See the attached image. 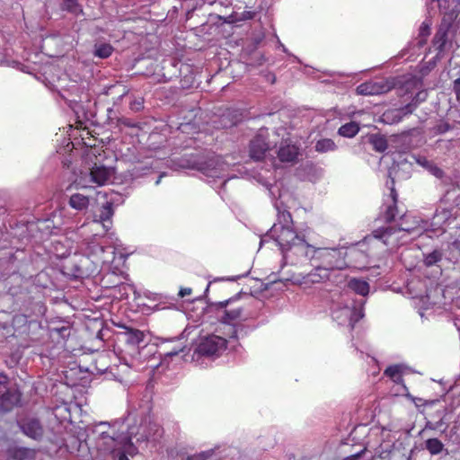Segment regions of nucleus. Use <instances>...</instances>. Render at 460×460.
Listing matches in <instances>:
<instances>
[{
  "label": "nucleus",
  "instance_id": "nucleus-1",
  "mask_svg": "<svg viewBox=\"0 0 460 460\" xmlns=\"http://www.w3.org/2000/svg\"><path fill=\"white\" fill-rule=\"evenodd\" d=\"M278 219L269 231V235L277 242L282 254L283 265H298L309 260L332 274L349 265L347 252L343 248L315 247L306 242L305 235L293 227L290 212L278 207Z\"/></svg>",
  "mask_w": 460,
  "mask_h": 460
},
{
  "label": "nucleus",
  "instance_id": "nucleus-2",
  "mask_svg": "<svg viewBox=\"0 0 460 460\" xmlns=\"http://www.w3.org/2000/svg\"><path fill=\"white\" fill-rule=\"evenodd\" d=\"M137 435L135 428H129L127 432L119 431L116 425L100 422L92 429V436L96 450L102 454H111L117 448L129 447L136 451L132 438Z\"/></svg>",
  "mask_w": 460,
  "mask_h": 460
},
{
  "label": "nucleus",
  "instance_id": "nucleus-3",
  "mask_svg": "<svg viewBox=\"0 0 460 460\" xmlns=\"http://www.w3.org/2000/svg\"><path fill=\"white\" fill-rule=\"evenodd\" d=\"M179 166L197 170L208 176H216L217 171L222 170L223 163L221 157L215 153L205 151L182 156L179 161Z\"/></svg>",
  "mask_w": 460,
  "mask_h": 460
},
{
  "label": "nucleus",
  "instance_id": "nucleus-4",
  "mask_svg": "<svg viewBox=\"0 0 460 460\" xmlns=\"http://www.w3.org/2000/svg\"><path fill=\"white\" fill-rule=\"evenodd\" d=\"M226 348V340L217 335L201 337L195 348V353L200 356H217Z\"/></svg>",
  "mask_w": 460,
  "mask_h": 460
},
{
  "label": "nucleus",
  "instance_id": "nucleus-5",
  "mask_svg": "<svg viewBox=\"0 0 460 460\" xmlns=\"http://www.w3.org/2000/svg\"><path fill=\"white\" fill-rule=\"evenodd\" d=\"M269 132L267 128H260L256 136L250 142V156L253 160L260 161L265 157L270 149V144L267 141Z\"/></svg>",
  "mask_w": 460,
  "mask_h": 460
},
{
  "label": "nucleus",
  "instance_id": "nucleus-6",
  "mask_svg": "<svg viewBox=\"0 0 460 460\" xmlns=\"http://www.w3.org/2000/svg\"><path fill=\"white\" fill-rule=\"evenodd\" d=\"M393 89V84L386 79L370 80L357 86L358 95H379Z\"/></svg>",
  "mask_w": 460,
  "mask_h": 460
},
{
  "label": "nucleus",
  "instance_id": "nucleus-7",
  "mask_svg": "<svg viewBox=\"0 0 460 460\" xmlns=\"http://www.w3.org/2000/svg\"><path fill=\"white\" fill-rule=\"evenodd\" d=\"M18 426L22 432L28 438L40 441L45 433L41 421L37 418H25L18 422Z\"/></svg>",
  "mask_w": 460,
  "mask_h": 460
},
{
  "label": "nucleus",
  "instance_id": "nucleus-8",
  "mask_svg": "<svg viewBox=\"0 0 460 460\" xmlns=\"http://www.w3.org/2000/svg\"><path fill=\"white\" fill-rule=\"evenodd\" d=\"M114 215V204L112 201L103 202L99 210L93 216L94 223H102L105 231H108L112 225L111 218Z\"/></svg>",
  "mask_w": 460,
  "mask_h": 460
},
{
  "label": "nucleus",
  "instance_id": "nucleus-9",
  "mask_svg": "<svg viewBox=\"0 0 460 460\" xmlns=\"http://www.w3.org/2000/svg\"><path fill=\"white\" fill-rule=\"evenodd\" d=\"M299 155V147L291 142L282 141L278 151V157L282 163H296Z\"/></svg>",
  "mask_w": 460,
  "mask_h": 460
},
{
  "label": "nucleus",
  "instance_id": "nucleus-10",
  "mask_svg": "<svg viewBox=\"0 0 460 460\" xmlns=\"http://www.w3.org/2000/svg\"><path fill=\"white\" fill-rule=\"evenodd\" d=\"M314 268L309 273L304 275L301 279H296L295 281H299L301 284H316L322 283L331 279V273L326 271L323 268H321L316 263L313 262Z\"/></svg>",
  "mask_w": 460,
  "mask_h": 460
},
{
  "label": "nucleus",
  "instance_id": "nucleus-11",
  "mask_svg": "<svg viewBox=\"0 0 460 460\" xmlns=\"http://www.w3.org/2000/svg\"><path fill=\"white\" fill-rule=\"evenodd\" d=\"M399 231H404L407 233H411L412 231L411 227H406L402 225L401 226H380L372 231V235L374 238L381 240L385 245L390 243L389 238Z\"/></svg>",
  "mask_w": 460,
  "mask_h": 460
},
{
  "label": "nucleus",
  "instance_id": "nucleus-12",
  "mask_svg": "<svg viewBox=\"0 0 460 460\" xmlns=\"http://www.w3.org/2000/svg\"><path fill=\"white\" fill-rule=\"evenodd\" d=\"M113 173L112 167L95 164L90 172L91 181L98 185H104L111 180Z\"/></svg>",
  "mask_w": 460,
  "mask_h": 460
},
{
  "label": "nucleus",
  "instance_id": "nucleus-13",
  "mask_svg": "<svg viewBox=\"0 0 460 460\" xmlns=\"http://www.w3.org/2000/svg\"><path fill=\"white\" fill-rule=\"evenodd\" d=\"M362 141L371 145L373 150L377 153H384L388 148V140L386 137L380 133L367 134L362 137Z\"/></svg>",
  "mask_w": 460,
  "mask_h": 460
},
{
  "label": "nucleus",
  "instance_id": "nucleus-14",
  "mask_svg": "<svg viewBox=\"0 0 460 460\" xmlns=\"http://www.w3.org/2000/svg\"><path fill=\"white\" fill-rule=\"evenodd\" d=\"M164 435V429L156 422L149 421L148 425L144 428V433L137 438V442H144L147 440L158 441Z\"/></svg>",
  "mask_w": 460,
  "mask_h": 460
},
{
  "label": "nucleus",
  "instance_id": "nucleus-15",
  "mask_svg": "<svg viewBox=\"0 0 460 460\" xmlns=\"http://www.w3.org/2000/svg\"><path fill=\"white\" fill-rule=\"evenodd\" d=\"M416 109L415 103H412L411 102L408 103L407 105L398 109L394 110L393 111L385 113L384 116L385 119H389L391 118V121L394 122H399L403 116H406L408 114H411L413 111Z\"/></svg>",
  "mask_w": 460,
  "mask_h": 460
},
{
  "label": "nucleus",
  "instance_id": "nucleus-16",
  "mask_svg": "<svg viewBox=\"0 0 460 460\" xmlns=\"http://www.w3.org/2000/svg\"><path fill=\"white\" fill-rule=\"evenodd\" d=\"M124 329L125 332L122 334L127 343L136 346L144 341L145 333L142 331L127 326H124Z\"/></svg>",
  "mask_w": 460,
  "mask_h": 460
},
{
  "label": "nucleus",
  "instance_id": "nucleus-17",
  "mask_svg": "<svg viewBox=\"0 0 460 460\" xmlns=\"http://www.w3.org/2000/svg\"><path fill=\"white\" fill-rule=\"evenodd\" d=\"M452 217L451 210L447 208L437 209L433 217L431 225L434 227L441 228Z\"/></svg>",
  "mask_w": 460,
  "mask_h": 460
},
{
  "label": "nucleus",
  "instance_id": "nucleus-18",
  "mask_svg": "<svg viewBox=\"0 0 460 460\" xmlns=\"http://www.w3.org/2000/svg\"><path fill=\"white\" fill-rule=\"evenodd\" d=\"M89 202L90 200L88 196L81 193H75L70 197L68 203L74 209L84 210L88 208Z\"/></svg>",
  "mask_w": 460,
  "mask_h": 460
},
{
  "label": "nucleus",
  "instance_id": "nucleus-19",
  "mask_svg": "<svg viewBox=\"0 0 460 460\" xmlns=\"http://www.w3.org/2000/svg\"><path fill=\"white\" fill-rule=\"evenodd\" d=\"M348 287L355 293L363 296L369 293V284L367 281L359 279H351L348 283Z\"/></svg>",
  "mask_w": 460,
  "mask_h": 460
},
{
  "label": "nucleus",
  "instance_id": "nucleus-20",
  "mask_svg": "<svg viewBox=\"0 0 460 460\" xmlns=\"http://www.w3.org/2000/svg\"><path fill=\"white\" fill-rule=\"evenodd\" d=\"M404 368L402 365L389 366L385 370L384 375L390 377L394 383L402 384L403 382L402 375L403 374Z\"/></svg>",
  "mask_w": 460,
  "mask_h": 460
},
{
  "label": "nucleus",
  "instance_id": "nucleus-21",
  "mask_svg": "<svg viewBox=\"0 0 460 460\" xmlns=\"http://www.w3.org/2000/svg\"><path fill=\"white\" fill-rule=\"evenodd\" d=\"M240 121V114L236 111H226L220 117V126L225 128H232Z\"/></svg>",
  "mask_w": 460,
  "mask_h": 460
},
{
  "label": "nucleus",
  "instance_id": "nucleus-22",
  "mask_svg": "<svg viewBox=\"0 0 460 460\" xmlns=\"http://www.w3.org/2000/svg\"><path fill=\"white\" fill-rule=\"evenodd\" d=\"M341 314L349 318V323L352 327L354 326V323L358 322L364 316L362 309H357L355 307L351 308L349 306L342 308L341 310Z\"/></svg>",
  "mask_w": 460,
  "mask_h": 460
},
{
  "label": "nucleus",
  "instance_id": "nucleus-23",
  "mask_svg": "<svg viewBox=\"0 0 460 460\" xmlns=\"http://www.w3.org/2000/svg\"><path fill=\"white\" fill-rule=\"evenodd\" d=\"M243 319V308L237 307L231 310H225L221 316V322L224 323H231L234 321Z\"/></svg>",
  "mask_w": 460,
  "mask_h": 460
},
{
  "label": "nucleus",
  "instance_id": "nucleus-24",
  "mask_svg": "<svg viewBox=\"0 0 460 460\" xmlns=\"http://www.w3.org/2000/svg\"><path fill=\"white\" fill-rule=\"evenodd\" d=\"M7 455L15 460H24L30 456L31 450L23 447H12L7 449Z\"/></svg>",
  "mask_w": 460,
  "mask_h": 460
},
{
  "label": "nucleus",
  "instance_id": "nucleus-25",
  "mask_svg": "<svg viewBox=\"0 0 460 460\" xmlns=\"http://www.w3.org/2000/svg\"><path fill=\"white\" fill-rule=\"evenodd\" d=\"M113 50V47L109 43H96L93 48V56L99 58H107Z\"/></svg>",
  "mask_w": 460,
  "mask_h": 460
},
{
  "label": "nucleus",
  "instance_id": "nucleus-26",
  "mask_svg": "<svg viewBox=\"0 0 460 460\" xmlns=\"http://www.w3.org/2000/svg\"><path fill=\"white\" fill-rule=\"evenodd\" d=\"M359 131V126L355 121L348 122L344 125H342L339 130V135L345 137H355L358 132Z\"/></svg>",
  "mask_w": 460,
  "mask_h": 460
},
{
  "label": "nucleus",
  "instance_id": "nucleus-27",
  "mask_svg": "<svg viewBox=\"0 0 460 460\" xmlns=\"http://www.w3.org/2000/svg\"><path fill=\"white\" fill-rule=\"evenodd\" d=\"M61 9L76 16L83 14V8L79 4L78 0H63Z\"/></svg>",
  "mask_w": 460,
  "mask_h": 460
},
{
  "label": "nucleus",
  "instance_id": "nucleus-28",
  "mask_svg": "<svg viewBox=\"0 0 460 460\" xmlns=\"http://www.w3.org/2000/svg\"><path fill=\"white\" fill-rule=\"evenodd\" d=\"M337 148V146L333 140L330 138H322L315 143L314 149L319 153H326L333 151Z\"/></svg>",
  "mask_w": 460,
  "mask_h": 460
},
{
  "label": "nucleus",
  "instance_id": "nucleus-29",
  "mask_svg": "<svg viewBox=\"0 0 460 460\" xmlns=\"http://www.w3.org/2000/svg\"><path fill=\"white\" fill-rule=\"evenodd\" d=\"M443 258V252L441 250H434L431 252L424 254V265L427 267H431L439 262Z\"/></svg>",
  "mask_w": 460,
  "mask_h": 460
},
{
  "label": "nucleus",
  "instance_id": "nucleus-30",
  "mask_svg": "<svg viewBox=\"0 0 460 460\" xmlns=\"http://www.w3.org/2000/svg\"><path fill=\"white\" fill-rule=\"evenodd\" d=\"M137 452V449L136 448V451H133L132 448L129 447H124V448H117L113 452H111L110 455L111 456L112 460H129L128 457V455L134 456Z\"/></svg>",
  "mask_w": 460,
  "mask_h": 460
},
{
  "label": "nucleus",
  "instance_id": "nucleus-31",
  "mask_svg": "<svg viewBox=\"0 0 460 460\" xmlns=\"http://www.w3.org/2000/svg\"><path fill=\"white\" fill-rule=\"evenodd\" d=\"M455 124H451L445 119H440L431 128V130L435 135H443L450 130H453L455 128Z\"/></svg>",
  "mask_w": 460,
  "mask_h": 460
},
{
  "label": "nucleus",
  "instance_id": "nucleus-32",
  "mask_svg": "<svg viewBox=\"0 0 460 460\" xmlns=\"http://www.w3.org/2000/svg\"><path fill=\"white\" fill-rule=\"evenodd\" d=\"M447 40V31L444 29H439L434 37V45L436 46L437 49L439 51H442L446 46Z\"/></svg>",
  "mask_w": 460,
  "mask_h": 460
},
{
  "label": "nucleus",
  "instance_id": "nucleus-33",
  "mask_svg": "<svg viewBox=\"0 0 460 460\" xmlns=\"http://www.w3.org/2000/svg\"><path fill=\"white\" fill-rule=\"evenodd\" d=\"M426 448L431 455H438L442 451L443 444L438 438H429L426 440Z\"/></svg>",
  "mask_w": 460,
  "mask_h": 460
},
{
  "label": "nucleus",
  "instance_id": "nucleus-34",
  "mask_svg": "<svg viewBox=\"0 0 460 460\" xmlns=\"http://www.w3.org/2000/svg\"><path fill=\"white\" fill-rule=\"evenodd\" d=\"M397 214V205L396 203H391L386 206L385 210L383 214V218L385 223H391L395 219V216Z\"/></svg>",
  "mask_w": 460,
  "mask_h": 460
},
{
  "label": "nucleus",
  "instance_id": "nucleus-35",
  "mask_svg": "<svg viewBox=\"0 0 460 460\" xmlns=\"http://www.w3.org/2000/svg\"><path fill=\"white\" fill-rule=\"evenodd\" d=\"M430 33V26L428 22H423L419 29V45L422 46L426 42L427 37Z\"/></svg>",
  "mask_w": 460,
  "mask_h": 460
},
{
  "label": "nucleus",
  "instance_id": "nucleus-36",
  "mask_svg": "<svg viewBox=\"0 0 460 460\" xmlns=\"http://www.w3.org/2000/svg\"><path fill=\"white\" fill-rule=\"evenodd\" d=\"M7 376L4 374L0 375V400H7Z\"/></svg>",
  "mask_w": 460,
  "mask_h": 460
},
{
  "label": "nucleus",
  "instance_id": "nucleus-37",
  "mask_svg": "<svg viewBox=\"0 0 460 460\" xmlns=\"http://www.w3.org/2000/svg\"><path fill=\"white\" fill-rule=\"evenodd\" d=\"M173 341L180 342V344L173 346L172 349L165 352V355L168 357H173L178 355L180 352H183L186 349L185 345H182V342H181V339L175 338Z\"/></svg>",
  "mask_w": 460,
  "mask_h": 460
},
{
  "label": "nucleus",
  "instance_id": "nucleus-38",
  "mask_svg": "<svg viewBox=\"0 0 460 460\" xmlns=\"http://www.w3.org/2000/svg\"><path fill=\"white\" fill-rule=\"evenodd\" d=\"M426 169L438 179H442L445 176L444 171L433 162Z\"/></svg>",
  "mask_w": 460,
  "mask_h": 460
},
{
  "label": "nucleus",
  "instance_id": "nucleus-39",
  "mask_svg": "<svg viewBox=\"0 0 460 460\" xmlns=\"http://www.w3.org/2000/svg\"><path fill=\"white\" fill-rule=\"evenodd\" d=\"M428 97V92L425 90L420 91L416 93V95L412 98L411 102L415 103V107L426 101Z\"/></svg>",
  "mask_w": 460,
  "mask_h": 460
},
{
  "label": "nucleus",
  "instance_id": "nucleus-40",
  "mask_svg": "<svg viewBox=\"0 0 460 460\" xmlns=\"http://www.w3.org/2000/svg\"><path fill=\"white\" fill-rule=\"evenodd\" d=\"M349 255L355 262L358 261H366V258H367V254L364 252L359 251V250H352L349 252ZM363 262L365 263L366 261H363Z\"/></svg>",
  "mask_w": 460,
  "mask_h": 460
},
{
  "label": "nucleus",
  "instance_id": "nucleus-41",
  "mask_svg": "<svg viewBox=\"0 0 460 460\" xmlns=\"http://www.w3.org/2000/svg\"><path fill=\"white\" fill-rule=\"evenodd\" d=\"M129 107L134 111H141L144 108V99L143 98H138V99L133 100L129 103Z\"/></svg>",
  "mask_w": 460,
  "mask_h": 460
},
{
  "label": "nucleus",
  "instance_id": "nucleus-42",
  "mask_svg": "<svg viewBox=\"0 0 460 460\" xmlns=\"http://www.w3.org/2000/svg\"><path fill=\"white\" fill-rule=\"evenodd\" d=\"M412 158L416 161L417 164H419L420 165H421L424 168H427L432 163L431 161H429L424 156L416 157L415 155H412Z\"/></svg>",
  "mask_w": 460,
  "mask_h": 460
},
{
  "label": "nucleus",
  "instance_id": "nucleus-43",
  "mask_svg": "<svg viewBox=\"0 0 460 460\" xmlns=\"http://www.w3.org/2000/svg\"><path fill=\"white\" fill-rule=\"evenodd\" d=\"M453 91L456 94V101L460 102V78L453 82Z\"/></svg>",
  "mask_w": 460,
  "mask_h": 460
},
{
  "label": "nucleus",
  "instance_id": "nucleus-44",
  "mask_svg": "<svg viewBox=\"0 0 460 460\" xmlns=\"http://www.w3.org/2000/svg\"><path fill=\"white\" fill-rule=\"evenodd\" d=\"M73 275L76 279H83L86 276L85 271L82 269L81 266L75 265V270L73 272Z\"/></svg>",
  "mask_w": 460,
  "mask_h": 460
},
{
  "label": "nucleus",
  "instance_id": "nucleus-45",
  "mask_svg": "<svg viewBox=\"0 0 460 460\" xmlns=\"http://www.w3.org/2000/svg\"><path fill=\"white\" fill-rule=\"evenodd\" d=\"M394 179H391V187H390V190H391V199H392V202L391 203H396L397 204V193H396V190L394 189Z\"/></svg>",
  "mask_w": 460,
  "mask_h": 460
},
{
  "label": "nucleus",
  "instance_id": "nucleus-46",
  "mask_svg": "<svg viewBox=\"0 0 460 460\" xmlns=\"http://www.w3.org/2000/svg\"><path fill=\"white\" fill-rule=\"evenodd\" d=\"M366 450L367 449L364 448L358 453H355L351 456L345 457L343 460H358L365 454Z\"/></svg>",
  "mask_w": 460,
  "mask_h": 460
},
{
  "label": "nucleus",
  "instance_id": "nucleus-47",
  "mask_svg": "<svg viewBox=\"0 0 460 460\" xmlns=\"http://www.w3.org/2000/svg\"><path fill=\"white\" fill-rule=\"evenodd\" d=\"M191 294V288H181L179 292V296L184 297L185 296H189Z\"/></svg>",
  "mask_w": 460,
  "mask_h": 460
},
{
  "label": "nucleus",
  "instance_id": "nucleus-48",
  "mask_svg": "<svg viewBox=\"0 0 460 460\" xmlns=\"http://www.w3.org/2000/svg\"><path fill=\"white\" fill-rule=\"evenodd\" d=\"M445 415H443L435 424V429H441L444 426H446V421L444 420Z\"/></svg>",
  "mask_w": 460,
  "mask_h": 460
},
{
  "label": "nucleus",
  "instance_id": "nucleus-49",
  "mask_svg": "<svg viewBox=\"0 0 460 460\" xmlns=\"http://www.w3.org/2000/svg\"><path fill=\"white\" fill-rule=\"evenodd\" d=\"M234 298H229L227 300L222 301L218 303V306L221 308L226 307Z\"/></svg>",
  "mask_w": 460,
  "mask_h": 460
},
{
  "label": "nucleus",
  "instance_id": "nucleus-50",
  "mask_svg": "<svg viewBox=\"0 0 460 460\" xmlns=\"http://www.w3.org/2000/svg\"><path fill=\"white\" fill-rule=\"evenodd\" d=\"M405 219H406V216L403 215L402 217H401V224L399 225V226H401L402 225L403 226H406V227H411L412 228V231L411 233H412L414 230H415V226H410L409 224H405Z\"/></svg>",
  "mask_w": 460,
  "mask_h": 460
},
{
  "label": "nucleus",
  "instance_id": "nucleus-51",
  "mask_svg": "<svg viewBox=\"0 0 460 460\" xmlns=\"http://www.w3.org/2000/svg\"><path fill=\"white\" fill-rule=\"evenodd\" d=\"M454 202L456 206L460 207V193L455 198Z\"/></svg>",
  "mask_w": 460,
  "mask_h": 460
},
{
  "label": "nucleus",
  "instance_id": "nucleus-52",
  "mask_svg": "<svg viewBox=\"0 0 460 460\" xmlns=\"http://www.w3.org/2000/svg\"><path fill=\"white\" fill-rule=\"evenodd\" d=\"M122 123L127 127H134V125L130 123L127 119H123Z\"/></svg>",
  "mask_w": 460,
  "mask_h": 460
},
{
  "label": "nucleus",
  "instance_id": "nucleus-53",
  "mask_svg": "<svg viewBox=\"0 0 460 460\" xmlns=\"http://www.w3.org/2000/svg\"><path fill=\"white\" fill-rule=\"evenodd\" d=\"M243 16H244L245 18H249V19L252 18V13H251V12H247V13H246V14H243Z\"/></svg>",
  "mask_w": 460,
  "mask_h": 460
},
{
  "label": "nucleus",
  "instance_id": "nucleus-54",
  "mask_svg": "<svg viewBox=\"0 0 460 460\" xmlns=\"http://www.w3.org/2000/svg\"><path fill=\"white\" fill-rule=\"evenodd\" d=\"M230 338L237 339L236 331L234 330L233 334L230 336Z\"/></svg>",
  "mask_w": 460,
  "mask_h": 460
},
{
  "label": "nucleus",
  "instance_id": "nucleus-55",
  "mask_svg": "<svg viewBox=\"0 0 460 460\" xmlns=\"http://www.w3.org/2000/svg\"><path fill=\"white\" fill-rule=\"evenodd\" d=\"M163 176H164V174H161V175L158 177L157 181H155V184H159V183H160L161 179H162V177H163Z\"/></svg>",
  "mask_w": 460,
  "mask_h": 460
},
{
  "label": "nucleus",
  "instance_id": "nucleus-56",
  "mask_svg": "<svg viewBox=\"0 0 460 460\" xmlns=\"http://www.w3.org/2000/svg\"><path fill=\"white\" fill-rule=\"evenodd\" d=\"M446 411V409L444 408L441 411V413L445 412ZM438 414H440V411H438Z\"/></svg>",
  "mask_w": 460,
  "mask_h": 460
},
{
  "label": "nucleus",
  "instance_id": "nucleus-57",
  "mask_svg": "<svg viewBox=\"0 0 460 460\" xmlns=\"http://www.w3.org/2000/svg\"><path fill=\"white\" fill-rule=\"evenodd\" d=\"M272 77V83L275 81V76L274 75H271Z\"/></svg>",
  "mask_w": 460,
  "mask_h": 460
},
{
  "label": "nucleus",
  "instance_id": "nucleus-58",
  "mask_svg": "<svg viewBox=\"0 0 460 460\" xmlns=\"http://www.w3.org/2000/svg\"><path fill=\"white\" fill-rule=\"evenodd\" d=\"M228 280H234V278H229Z\"/></svg>",
  "mask_w": 460,
  "mask_h": 460
}]
</instances>
